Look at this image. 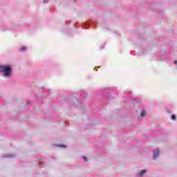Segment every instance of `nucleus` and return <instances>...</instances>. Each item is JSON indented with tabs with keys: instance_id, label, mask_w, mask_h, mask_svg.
I'll list each match as a JSON object with an SVG mask.
<instances>
[{
	"instance_id": "9",
	"label": "nucleus",
	"mask_w": 177,
	"mask_h": 177,
	"mask_svg": "<svg viewBox=\"0 0 177 177\" xmlns=\"http://www.w3.org/2000/svg\"><path fill=\"white\" fill-rule=\"evenodd\" d=\"M174 64H177V61H174Z\"/></svg>"
},
{
	"instance_id": "2",
	"label": "nucleus",
	"mask_w": 177,
	"mask_h": 177,
	"mask_svg": "<svg viewBox=\"0 0 177 177\" xmlns=\"http://www.w3.org/2000/svg\"><path fill=\"white\" fill-rule=\"evenodd\" d=\"M158 154H160V151H158V149L155 150V151L153 152V158H157Z\"/></svg>"
},
{
	"instance_id": "6",
	"label": "nucleus",
	"mask_w": 177,
	"mask_h": 177,
	"mask_svg": "<svg viewBox=\"0 0 177 177\" xmlns=\"http://www.w3.org/2000/svg\"><path fill=\"white\" fill-rule=\"evenodd\" d=\"M21 50L23 52L24 50H26V47L21 48Z\"/></svg>"
},
{
	"instance_id": "7",
	"label": "nucleus",
	"mask_w": 177,
	"mask_h": 177,
	"mask_svg": "<svg viewBox=\"0 0 177 177\" xmlns=\"http://www.w3.org/2000/svg\"><path fill=\"white\" fill-rule=\"evenodd\" d=\"M83 158L85 160V161H88V159L85 156H83Z\"/></svg>"
},
{
	"instance_id": "8",
	"label": "nucleus",
	"mask_w": 177,
	"mask_h": 177,
	"mask_svg": "<svg viewBox=\"0 0 177 177\" xmlns=\"http://www.w3.org/2000/svg\"><path fill=\"white\" fill-rule=\"evenodd\" d=\"M48 2V0H44V3H46Z\"/></svg>"
},
{
	"instance_id": "1",
	"label": "nucleus",
	"mask_w": 177,
	"mask_h": 177,
	"mask_svg": "<svg viewBox=\"0 0 177 177\" xmlns=\"http://www.w3.org/2000/svg\"><path fill=\"white\" fill-rule=\"evenodd\" d=\"M1 73H3L5 77H10L12 68L10 66H0Z\"/></svg>"
},
{
	"instance_id": "5",
	"label": "nucleus",
	"mask_w": 177,
	"mask_h": 177,
	"mask_svg": "<svg viewBox=\"0 0 177 177\" xmlns=\"http://www.w3.org/2000/svg\"><path fill=\"white\" fill-rule=\"evenodd\" d=\"M171 120H176V116H175V115H172Z\"/></svg>"
},
{
	"instance_id": "3",
	"label": "nucleus",
	"mask_w": 177,
	"mask_h": 177,
	"mask_svg": "<svg viewBox=\"0 0 177 177\" xmlns=\"http://www.w3.org/2000/svg\"><path fill=\"white\" fill-rule=\"evenodd\" d=\"M146 174V170H142L140 173V176H143Z\"/></svg>"
},
{
	"instance_id": "4",
	"label": "nucleus",
	"mask_w": 177,
	"mask_h": 177,
	"mask_svg": "<svg viewBox=\"0 0 177 177\" xmlns=\"http://www.w3.org/2000/svg\"><path fill=\"white\" fill-rule=\"evenodd\" d=\"M140 115H141V117H145V115H146V112L145 111H142Z\"/></svg>"
}]
</instances>
